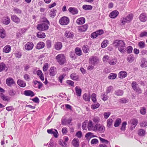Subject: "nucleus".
I'll return each instance as SVG.
<instances>
[{"label": "nucleus", "mask_w": 147, "mask_h": 147, "mask_svg": "<svg viewBox=\"0 0 147 147\" xmlns=\"http://www.w3.org/2000/svg\"><path fill=\"white\" fill-rule=\"evenodd\" d=\"M121 122V120L120 118H117L115 122L114 125L115 127H118L120 125Z\"/></svg>", "instance_id": "c9c22d12"}, {"label": "nucleus", "mask_w": 147, "mask_h": 147, "mask_svg": "<svg viewBox=\"0 0 147 147\" xmlns=\"http://www.w3.org/2000/svg\"><path fill=\"white\" fill-rule=\"evenodd\" d=\"M64 35L67 38H71L74 37V33L71 32L69 31H66L65 32Z\"/></svg>", "instance_id": "4468645a"}, {"label": "nucleus", "mask_w": 147, "mask_h": 147, "mask_svg": "<svg viewBox=\"0 0 147 147\" xmlns=\"http://www.w3.org/2000/svg\"><path fill=\"white\" fill-rule=\"evenodd\" d=\"M6 33L5 30L2 28L0 29V37L1 38H4L6 36Z\"/></svg>", "instance_id": "4be33fe9"}, {"label": "nucleus", "mask_w": 147, "mask_h": 147, "mask_svg": "<svg viewBox=\"0 0 147 147\" xmlns=\"http://www.w3.org/2000/svg\"><path fill=\"white\" fill-rule=\"evenodd\" d=\"M37 36L40 38H44L46 36L45 34L42 32H39L37 34Z\"/></svg>", "instance_id": "7c9ffc66"}, {"label": "nucleus", "mask_w": 147, "mask_h": 147, "mask_svg": "<svg viewBox=\"0 0 147 147\" xmlns=\"http://www.w3.org/2000/svg\"><path fill=\"white\" fill-rule=\"evenodd\" d=\"M55 68L54 67H51L49 70V75L51 76H54L56 74L55 71Z\"/></svg>", "instance_id": "e433bc0d"}, {"label": "nucleus", "mask_w": 147, "mask_h": 147, "mask_svg": "<svg viewBox=\"0 0 147 147\" xmlns=\"http://www.w3.org/2000/svg\"><path fill=\"white\" fill-rule=\"evenodd\" d=\"M10 18L8 17L5 18L3 20V23L7 25L9 24L10 23Z\"/></svg>", "instance_id": "49530a36"}, {"label": "nucleus", "mask_w": 147, "mask_h": 147, "mask_svg": "<svg viewBox=\"0 0 147 147\" xmlns=\"http://www.w3.org/2000/svg\"><path fill=\"white\" fill-rule=\"evenodd\" d=\"M134 16L132 14H130L128 15L126 18L127 20V21L129 22H131L133 19Z\"/></svg>", "instance_id": "79ce46f5"}, {"label": "nucleus", "mask_w": 147, "mask_h": 147, "mask_svg": "<svg viewBox=\"0 0 147 147\" xmlns=\"http://www.w3.org/2000/svg\"><path fill=\"white\" fill-rule=\"evenodd\" d=\"M6 83L8 86H11L12 85L15 84V83L12 78L9 77L6 79Z\"/></svg>", "instance_id": "9d476101"}, {"label": "nucleus", "mask_w": 147, "mask_h": 147, "mask_svg": "<svg viewBox=\"0 0 147 147\" xmlns=\"http://www.w3.org/2000/svg\"><path fill=\"white\" fill-rule=\"evenodd\" d=\"M57 12V10L55 9H51L49 13V15L52 18H54Z\"/></svg>", "instance_id": "c85d7f7f"}, {"label": "nucleus", "mask_w": 147, "mask_h": 147, "mask_svg": "<svg viewBox=\"0 0 147 147\" xmlns=\"http://www.w3.org/2000/svg\"><path fill=\"white\" fill-rule=\"evenodd\" d=\"M141 127H144L147 126V121H143L141 122L140 124Z\"/></svg>", "instance_id": "774afa93"}, {"label": "nucleus", "mask_w": 147, "mask_h": 147, "mask_svg": "<svg viewBox=\"0 0 147 147\" xmlns=\"http://www.w3.org/2000/svg\"><path fill=\"white\" fill-rule=\"evenodd\" d=\"M127 73L124 71H120L119 74V76L120 78H123L127 76Z\"/></svg>", "instance_id": "a878e982"}, {"label": "nucleus", "mask_w": 147, "mask_h": 147, "mask_svg": "<svg viewBox=\"0 0 147 147\" xmlns=\"http://www.w3.org/2000/svg\"><path fill=\"white\" fill-rule=\"evenodd\" d=\"M17 83L20 86L22 87H24L26 86L25 82L21 80H18L17 81Z\"/></svg>", "instance_id": "cd10ccee"}, {"label": "nucleus", "mask_w": 147, "mask_h": 147, "mask_svg": "<svg viewBox=\"0 0 147 147\" xmlns=\"http://www.w3.org/2000/svg\"><path fill=\"white\" fill-rule=\"evenodd\" d=\"M138 134L140 136H143L145 134V130L143 129H140L138 131Z\"/></svg>", "instance_id": "37998d69"}, {"label": "nucleus", "mask_w": 147, "mask_h": 147, "mask_svg": "<svg viewBox=\"0 0 147 147\" xmlns=\"http://www.w3.org/2000/svg\"><path fill=\"white\" fill-rule=\"evenodd\" d=\"M57 61L60 65L63 64L65 61V59L64 54H59L56 57Z\"/></svg>", "instance_id": "7ed1b4c3"}, {"label": "nucleus", "mask_w": 147, "mask_h": 147, "mask_svg": "<svg viewBox=\"0 0 147 147\" xmlns=\"http://www.w3.org/2000/svg\"><path fill=\"white\" fill-rule=\"evenodd\" d=\"M35 84L37 85V88L39 89H40L42 86L43 84L40 82L36 81L35 82Z\"/></svg>", "instance_id": "69168bd1"}, {"label": "nucleus", "mask_w": 147, "mask_h": 147, "mask_svg": "<svg viewBox=\"0 0 147 147\" xmlns=\"http://www.w3.org/2000/svg\"><path fill=\"white\" fill-rule=\"evenodd\" d=\"M127 59L128 62L131 63L134 61V57L132 55H130L127 56Z\"/></svg>", "instance_id": "a18cd8bd"}, {"label": "nucleus", "mask_w": 147, "mask_h": 147, "mask_svg": "<svg viewBox=\"0 0 147 147\" xmlns=\"http://www.w3.org/2000/svg\"><path fill=\"white\" fill-rule=\"evenodd\" d=\"M121 25H124L127 23H128L127 21L126 18L125 17H124L121 18L120 20Z\"/></svg>", "instance_id": "4c0bfd02"}, {"label": "nucleus", "mask_w": 147, "mask_h": 147, "mask_svg": "<svg viewBox=\"0 0 147 147\" xmlns=\"http://www.w3.org/2000/svg\"><path fill=\"white\" fill-rule=\"evenodd\" d=\"M115 47L117 48L118 50L122 53L125 51V44L122 40H114L113 43Z\"/></svg>", "instance_id": "f257e3e1"}, {"label": "nucleus", "mask_w": 147, "mask_h": 147, "mask_svg": "<svg viewBox=\"0 0 147 147\" xmlns=\"http://www.w3.org/2000/svg\"><path fill=\"white\" fill-rule=\"evenodd\" d=\"M36 74L43 81L44 80L43 74L41 70H38L36 71Z\"/></svg>", "instance_id": "bb28decb"}, {"label": "nucleus", "mask_w": 147, "mask_h": 147, "mask_svg": "<svg viewBox=\"0 0 147 147\" xmlns=\"http://www.w3.org/2000/svg\"><path fill=\"white\" fill-rule=\"evenodd\" d=\"M69 11L73 15L77 14L78 13L77 9L74 7H70L68 9Z\"/></svg>", "instance_id": "b1692460"}, {"label": "nucleus", "mask_w": 147, "mask_h": 147, "mask_svg": "<svg viewBox=\"0 0 147 147\" xmlns=\"http://www.w3.org/2000/svg\"><path fill=\"white\" fill-rule=\"evenodd\" d=\"M96 129L95 132L98 131L100 133H104L105 130V126L100 124H96Z\"/></svg>", "instance_id": "423d86ee"}, {"label": "nucleus", "mask_w": 147, "mask_h": 147, "mask_svg": "<svg viewBox=\"0 0 147 147\" xmlns=\"http://www.w3.org/2000/svg\"><path fill=\"white\" fill-rule=\"evenodd\" d=\"M3 100L5 101H9L10 100L9 98L7 96H5L4 94L1 98Z\"/></svg>", "instance_id": "e2e57ef3"}, {"label": "nucleus", "mask_w": 147, "mask_h": 147, "mask_svg": "<svg viewBox=\"0 0 147 147\" xmlns=\"http://www.w3.org/2000/svg\"><path fill=\"white\" fill-rule=\"evenodd\" d=\"M62 47V44L61 42H57L54 45L55 48L57 50H60Z\"/></svg>", "instance_id": "aec40b11"}, {"label": "nucleus", "mask_w": 147, "mask_h": 147, "mask_svg": "<svg viewBox=\"0 0 147 147\" xmlns=\"http://www.w3.org/2000/svg\"><path fill=\"white\" fill-rule=\"evenodd\" d=\"M45 46V43L42 42H40L38 43L36 46L37 49H40L43 48Z\"/></svg>", "instance_id": "2f4dec72"}, {"label": "nucleus", "mask_w": 147, "mask_h": 147, "mask_svg": "<svg viewBox=\"0 0 147 147\" xmlns=\"http://www.w3.org/2000/svg\"><path fill=\"white\" fill-rule=\"evenodd\" d=\"M96 94L95 93H93L91 95L92 100L94 103L96 100Z\"/></svg>", "instance_id": "0e129e2a"}, {"label": "nucleus", "mask_w": 147, "mask_h": 147, "mask_svg": "<svg viewBox=\"0 0 147 147\" xmlns=\"http://www.w3.org/2000/svg\"><path fill=\"white\" fill-rule=\"evenodd\" d=\"M88 28V26L87 24H85L82 26L78 27V29L79 32H84L86 31Z\"/></svg>", "instance_id": "6e6552de"}, {"label": "nucleus", "mask_w": 147, "mask_h": 147, "mask_svg": "<svg viewBox=\"0 0 147 147\" xmlns=\"http://www.w3.org/2000/svg\"><path fill=\"white\" fill-rule=\"evenodd\" d=\"M60 24L62 25H67L69 22V19L67 17L64 16L61 18L59 20Z\"/></svg>", "instance_id": "0eeeda50"}, {"label": "nucleus", "mask_w": 147, "mask_h": 147, "mask_svg": "<svg viewBox=\"0 0 147 147\" xmlns=\"http://www.w3.org/2000/svg\"><path fill=\"white\" fill-rule=\"evenodd\" d=\"M7 68L4 63L2 62L0 63V72L3 70L7 71Z\"/></svg>", "instance_id": "5701e85b"}, {"label": "nucleus", "mask_w": 147, "mask_h": 147, "mask_svg": "<svg viewBox=\"0 0 147 147\" xmlns=\"http://www.w3.org/2000/svg\"><path fill=\"white\" fill-rule=\"evenodd\" d=\"M131 86L132 88L134 90L136 88L138 87V85L136 82L133 81L131 83Z\"/></svg>", "instance_id": "09e8293b"}, {"label": "nucleus", "mask_w": 147, "mask_h": 147, "mask_svg": "<svg viewBox=\"0 0 147 147\" xmlns=\"http://www.w3.org/2000/svg\"><path fill=\"white\" fill-rule=\"evenodd\" d=\"M138 45L140 48L142 49L145 47V43L143 41H140L139 42Z\"/></svg>", "instance_id": "4d7b16f0"}, {"label": "nucleus", "mask_w": 147, "mask_h": 147, "mask_svg": "<svg viewBox=\"0 0 147 147\" xmlns=\"http://www.w3.org/2000/svg\"><path fill=\"white\" fill-rule=\"evenodd\" d=\"M24 94L26 96L33 97L35 95L34 93L31 90H26L24 91Z\"/></svg>", "instance_id": "f3484780"}, {"label": "nucleus", "mask_w": 147, "mask_h": 147, "mask_svg": "<svg viewBox=\"0 0 147 147\" xmlns=\"http://www.w3.org/2000/svg\"><path fill=\"white\" fill-rule=\"evenodd\" d=\"M101 98L104 101L107 100L108 98V96L107 94L105 93H102L101 94Z\"/></svg>", "instance_id": "a19ab883"}, {"label": "nucleus", "mask_w": 147, "mask_h": 147, "mask_svg": "<svg viewBox=\"0 0 147 147\" xmlns=\"http://www.w3.org/2000/svg\"><path fill=\"white\" fill-rule=\"evenodd\" d=\"M13 11L15 13L21 14L22 13V11L17 7H14Z\"/></svg>", "instance_id": "bf43d9fd"}, {"label": "nucleus", "mask_w": 147, "mask_h": 147, "mask_svg": "<svg viewBox=\"0 0 147 147\" xmlns=\"http://www.w3.org/2000/svg\"><path fill=\"white\" fill-rule=\"evenodd\" d=\"M108 63L110 65H115L117 63V60L116 58L109 60L108 61Z\"/></svg>", "instance_id": "ea45409f"}, {"label": "nucleus", "mask_w": 147, "mask_h": 147, "mask_svg": "<svg viewBox=\"0 0 147 147\" xmlns=\"http://www.w3.org/2000/svg\"><path fill=\"white\" fill-rule=\"evenodd\" d=\"M139 18L141 21L143 22H144L147 20V17L146 14L144 13L141 14L139 16Z\"/></svg>", "instance_id": "2eb2a0df"}, {"label": "nucleus", "mask_w": 147, "mask_h": 147, "mask_svg": "<svg viewBox=\"0 0 147 147\" xmlns=\"http://www.w3.org/2000/svg\"><path fill=\"white\" fill-rule=\"evenodd\" d=\"M76 95L78 96H80L81 95L82 92V90L78 86L76 87Z\"/></svg>", "instance_id": "72a5a7b5"}, {"label": "nucleus", "mask_w": 147, "mask_h": 147, "mask_svg": "<svg viewBox=\"0 0 147 147\" xmlns=\"http://www.w3.org/2000/svg\"><path fill=\"white\" fill-rule=\"evenodd\" d=\"M146 109L145 107H141L140 110V113L142 115H144L146 113Z\"/></svg>", "instance_id": "603ef678"}, {"label": "nucleus", "mask_w": 147, "mask_h": 147, "mask_svg": "<svg viewBox=\"0 0 147 147\" xmlns=\"http://www.w3.org/2000/svg\"><path fill=\"white\" fill-rule=\"evenodd\" d=\"M75 52L77 55L80 56L82 55V51L81 49L78 47H77L75 49Z\"/></svg>", "instance_id": "de8ad7c7"}, {"label": "nucleus", "mask_w": 147, "mask_h": 147, "mask_svg": "<svg viewBox=\"0 0 147 147\" xmlns=\"http://www.w3.org/2000/svg\"><path fill=\"white\" fill-rule=\"evenodd\" d=\"M72 121V119L70 118H69L68 119H61V124L62 125H70V123H71Z\"/></svg>", "instance_id": "9b49d317"}, {"label": "nucleus", "mask_w": 147, "mask_h": 147, "mask_svg": "<svg viewBox=\"0 0 147 147\" xmlns=\"http://www.w3.org/2000/svg\"><path fill=\"white\" fill-rule=\"evenodd\" d=\"M98 58L95 56H91L89 59V63L90 65H95L98 63Z\"/></svg>", "instance_id": "39448f33"}, {"label": "nucleus", "mask_w": 147, "mask_h": 147, "mask_svg": "<svg viewBox=\"0 0 147 147\" xmlns=\"http://www.w3.org/2000/svg\"><path fill=\"white\" fill-rule=\"evenodd\" d=\"M140 37H147V32L144 31L143 32H142L140 34Z\"/></svg>", "instance_id": "338daca9"}, {"label": "nucleus", "mask_w": 147, "mask_h": 147, "mask_svg": "<svg viewBox=\"0 0 147 147\" xmlns=\"http://www.w3.org/2000/svg\"><path fill=\"white\" fill-rule=\"evenodd\" d=\"M92 120L96 124L99 122L100 120L99 118L97 116L94 117Z\"/></svg>", "instance_id": "052dcab7"}, {"label": "nucleus", "mask_w": 147, "mask_h": 147, "mask_svg": "<svg viewBox=\"0 0 147 147\" xmlns=\"http://www.w3.org/2000/svg\"><path fill=\"white\" fill-rule=\"evenodd\" d=\"M99 138L102 143H105L106 144H109V142L108 140L102 138L100 137H99Z\"/></svg>", "instance_id": "6e6d98bb"}, {"label": "nucleus", "mask_w": 147, "mask_h": 147, "mask_svg": "<svg viewBox=\"0 0 147 147\" xmlns=\"http://www.w3.org/2000/svg\"><path fill=\"white\" fill-rule=\"evenodd\" d=\"M90 94H88L86 93L84 94L83 96V99L85 101H89L90 99Z\"/></svg>", "instance_id": "c756f323"}, {"label": "nucleus", "mask_w": 147, "mask_h": 147, "mask_svg": "<svg viewBox=\"0 0 147 147\" xmlns=\"http://www.w3.org/2000/svg\"><path fill=\"white\" fill-rule=\"evenodd\" d=\"M108 41L107 40H104L101 44V47L103 48H104L107 46Z\"/></svg>", "instance_id": "13d9d810"}, {"label": "nucleus", "mask_w": 147, "mask_h": 147, "mask_svg": "<svg viewBox=\"0 0 147 147\" xmlns=\"http://www.w3.org/2000/svg\"><path fill=\"white\" fill-rule=\"evenodd\" d=\"M117 75L115 74L111 73L108 77V78L111 79H115L117 77Z\"/></svg>", "instance_id": "8fccbe9b"}, {"label": "nucleus", "mask_w": 147, "mask_h": 147, "mask_svg": "<svg viewBox=\"0 0 147 147\" xmlns=\"http://www.w3.org/2000/svg\"><path fill=\"white\" fill-rule=\"evenodd\" d=\"M71 78L73 80H78L79 77L76 74L72 73L70 76Z\"/></svg>", "instance_id": "58836bf2"}, {"label": "nucleus", "mask_w": 147, "mask_h": 147, "mask_svg": "<svg viewBox=\"0 0 147 147\" xmlns=\"http://www.w3.org/2000/svg\"><path fill=\"white\" fill-rule=\"evenodd\" d=\"M123 93V92L122 90H116L114 92L115 94L117 96H122Z\"/></svg>", "instance_id": "473e14b6"}, {"label": "nucleus", "mask_w": 147, "mask_h": 147, "mask_svg": "<svg viewBox=\"0 0 147 147\" xmlns=\"http://www.w3.org/2000/svg\"><path fill=\"white\" fill-rule=\"evenodd\" d=\"M88 121L87 120L85 121L83 123L82 126V129L84 130H86L87 128V126L86 125L88 123Z\"/></svg>", "instance_id": "5fc2aeb1"}, {"label": "nucleus", "mask_w": 147, "mask_h": 147, "mask_svg": "<svg viewBox=\"0 0 147 147\" xmlns=\"http://www.w3.org/2000/svg\"><path fill=\"white\" fill-rule=\"evenodd\" d=\"M96 127V124L94 125L91 120L89 121L87 126V128L88 131H95Z\"/></svg>", "instance_id": "20e7f679"}, {"label": "nucleus", "mask_w": 147, "mask_h": 147, "mask_svg": "<svg viewBox=\"0 0 147 147\" xmlns=\"http://www.w3.org/2000/svg\"><path fill=\"white\" fill-rule=\"evenodd\" d=\"M140 66L142 67H145L147 66V61L144 58H142L141 59Z\"/></svg>", "instance_id": "6ab92c4d"}, {"label": "nucleus", "mask_w": 147, "mask_h": 147, "mask_svg": "<svg viewBox=\"0 0 147 147\" xmlns=\"http://www.w3.org/2000/svg\"><path fill=\"white\" fill-rule=\"evenodd\" d=\"M82 50L83 52L85 53H87L89 51L88 46L87 45H84L82 47Z\"/></svg>", "instance_id": "864d4df0"}, {"label": "nucleus", "mask_w": 147, "mask_h": 147, "mask_svg": "<svg viewBox=\"0 0 147 147\" xmlns=\"http://www.w3.org/2000/svg\"><path fill=\"white\" fill-rule=\"evenodd\" d=\"M85 137L87 139L89 140L92 138L97 137V136L94 135L93 133L90 132L87 133L85 135Z\"/></svg>", "instance_id": "a211bd4d"}, {"label": "nucleus", "mask_w": 147, "mask_h": 147, "mask_svg": "<svg viewBox=\"0 0 147 147\" xmlns=\"http://www.w3.org/2000/svg\"><path fill=\"white\" fill-rule=\"evenodd\" d=\"M130 124L131 125L130 129L133 130L137 124L138 120L137 119H134L130 120Z\"/></svg>", "instance_id": "1a4fd4ad"}, {"label": "nucleus", "mask_w": 147, "mask_h": 147, "mask_svg": "<svg viewBox=\"0 0 147 147\" xmlns=\"http://www.w3.org/2000/svg\"><path fill=\"white\" fill-rule=\"evenodd\" d=\"M11 19L13 21L17 24L20 23V19L15 15L11 16Z\"/></svg>", "instance_id": "ddd939ff"}, {"label": "nucleus", "mask_w": 147, "mask_h": 147, "mask_svg": "<svg viewBox=\"0 0 147 147\" xmlns=\"http://www.w3.org/2000/svg\"><path fill=\"white\" fill-rule=\"evenodd\" d=\"M107 126L108 127H110L112 125L113 120L111 119H109L107 121Z\"/></svg>", "instance_id": "3c124183"}, {"label": "nucleus", "mask_w": 147, "mask_h": 147, "mask_svg": "<svg viewBox=\"0 0 147 147\" xmlns=\"http://www.w3.org/2000/svg\"><path fill=\"white\" fill-rule=\"evenodd\" d=\"M9 95L11 96H13L16 94L15 91L13 89H10L9 91Z\"/></svg>", "instance_id": "680f3d73"}, {"label": "nucleus", "mask_w": 147, "mask_h": 147, "mask_svg": "<svg viewBox=\"0 0 147 147\" xmlns=\"http://www.w3.org/2000/svg\"><path fill=\"white\" fill-rule=\"evenodd\" d=\"M72 144L75 147H78L79 145V140L76 138H74L72 141Z\"/></svg>", "instance_id": "412c9836"}, {"label": "nucleus", "mask_w": 147, "mask_h": 147, "mask_svg": "<svg viewBox=\"0 0 147 147\" xmlns=\"http://www.w3.org/2000/svg\"><path fill=\"white\" fill-rule=\"evenodd\" d=\"M49 28L48 24L45 23L38 24L36 26V28L38 30L42 31L48 30Z\"/></svg>", "instance_id": "f03ea898"}, {"label": "nucleus", "mask_w": 147, "mask_h": 147, "mask_svg": "<svg viewBox=\"0 0 147 147\" xmlns=\"http://www.w3.org/2000/svg\"><path fill=\"white\" fill-rule=\"evenodd\" d=\"M34 45L32 42H27L25 46V49L27 50H32L33 47Z\"/></svg>", "instance_id": "f8f14e48"}, {"label": "nucleus", "mask_w": 147, "mask_h": 147, "mask_svg": "<svg viewBox=\"0 0 147 147\" xmlns=\"http://www.w3.org/2000/svg\"><path fill=\"white\" fill-rule=\"evenodd\" d=\"M119 14V12L117 10H114L112 11L110 13L109 16L112 18H116Z\"/></svg>", "instance_id": "dca6fc26"}, {"label": "nucleus", "mask_w": 147, "mask_h": 147, "mask_svg": "<svg viewBox=\"0 0 147 147\" xmlns=\"http://www.w3.org/2000/svg\"><path fill=\"white\" fill-rule=\"evenodd\" d=\"M82 8L85 10H91L92 8V7L90 5H84L83 6Z\"/></svg>", "instance_id": "c03bdc74"}, {"label": "nucleus", "mask_w": 147, "mask_h": 147, "mask_svg": "<svg viewBox=\"0 0 147 147\" xmlns=\"http://www.w3.org/2000/svg\"><path fill=\"white\" fill-rule=\"evenodd\" d=\"M11 47L9 45L6 46L3 48V51L4 52L9 53L11 50Z\"/></svg>", "instance_id": "f704fd0d"}, {"label": "nucleus", "mask_w": 147, "mask_h": 147, "mask_svg": "<svg viewBox=\"0 0 147 147\" xmlns=\"http://www.w3.org/2000/svg\"><path fill=\"white\" fill-rule=\"evenodd\" d=\"M85 22V19L83 17H81L78 19L76 20V23L79 25L82 24Z\"/></svg>", "instance_id": "393cba45"}]
</instances>
